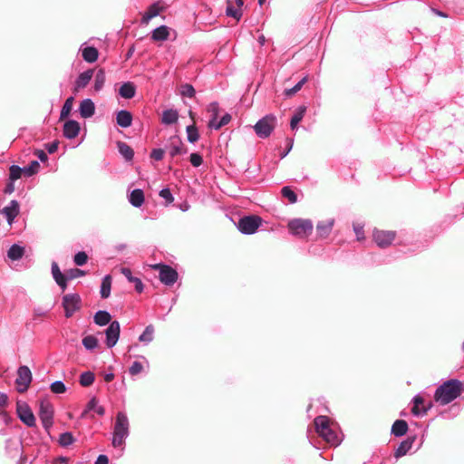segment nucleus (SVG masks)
<instances>
[{
    "instance_id": "nucleus-1",
    "label": "nucleus",
    "mask_w": 464,
    "mask_h": 464,
    "mask_svg": "<svg viewBox=\"0 0 464 464\" xmlns=\"http://www.w3.org/2000/svg\"><path fill=\"white\" fill-rule=\"evenodd\" d=\"M462 392V382L457 379H450L437 388L434 400L440 405H446L459 397Z\"/></svg>"
},
{
    "instance_id": "nucleus-2",
    "label": "nucleus",
    "mask_w": 464,
    "mask_h": 464,
    "mask_svg": "<svg viewBox=\"0 0 464 464\" xmlns=\"http://www.w3.org/2000/svg\"><path fill=\"white\" fill-rule=\"evenodd\" d=\"M129 434V420L123 412H118L113 429L112 445L120 447Z\"/></svg>"
},
{
    "instance_id": "nucleus-3",
    "label": "nucleus",
    "mask_w": 464,
    "mask_h": 464,
    "mask_svg": "<svg viewBox=\"0 0 464 464\" xmlns=\"http://www.w3.org/2000/svg\"><path fill=\"white\" fill-rule=\"evenodd\" d=\"M313 223L309 219H294L288 223L290 232L301 238L307 237L313 232Z\"/></svg>"
},
{
    "instance_id": "nucleus-4",
    "label": "nucleus",
    "mask_w": 464,
    "mask_h": 464,
    "mask_svg": "<svg viewBox=\"0 0 464 464\" xmlns=\"http://www.w3.org/2000/svg\"><path fill=\"white\" fill-rule=\"evenodd\" d=\"M276 124V118L268 114L260 119L254 126L256 135L260 138H267L274 130Z\"/></svg>"
},
{
    "instance_id": "nucleus-5",
    "label": "nucleus",
    "mask_w": 464,
    "mask_h": 464,
    "mask_svg": "<svg viewBox=\"0 0 464 464\" xmlns=\"http://www.w3.org/2000/svg\"><path fill=\"white\" fill-rule=\"evenodd\" d=\"M262 224V218L258 216H246L238 220L237 228L243 234H254Z\"/></svg>"
},
{
    "instance_id": "nucleus-6",
    "label": "nucleus",
    "mask_w": 464,
    "mask_h": 464,
    "mask_svg": "<svg viewBox=\"0 0 464 464\" xmlns=\"http://www.w3.org/2000/svg\"><path fill=\"white\" fill-rule=\"evenodd\" d=\"M152 268L158 270L160 275V280L166 285H174L179 277L178 272L169 266L163 264H156L152 266Z\"/></svg>"
},
{
    "instance_id": "nucleus-7",
    "label": "nucleus",
    "mask_w": 464,
    "mask_h": 464,
    "mask_svg": "<svg viewBox=\"0 0 464 464\" xmlns=\"http://www.w3.org/2000/svg\"><path fill=\"white\" fill-rule=\"evenodd\" d=\"M315 430L328 442H332L335 439L334 432L330 429L329 419L326 416H318L314 420Z\"/></svg>"
},
{
    "instance_id": "nucleus-8",
    "label": "nucleus",
    "mask_w": 464,
    "mask_h": 464,
    "mask_svg": "<svg viewBox=\"0 0 464 464\" xmlns=\"http://www.w3.org/2000/svg\"><path fill=\"white\" fill-rule=\"evenodd\" d=\"M39 417L42 420L43 426L48 430L53 426V407L47 400H41L39 403Z\"/></svg>"
},
{
    "instance_id": "nucleus-9",
    "label": "nucleus",
    "mask_w": 464,
    "mask_h": 464,
    "mask_svg": "<svg viewBox=\"0 0 464 464\" xmlns=\"http://www.w3.org/2000/svg\"><path fill=\"white\" fill-rule=\"evenodd\" d=\"M32 382V372L27 366H20L17 370V378L15 380V384L17 386V391L20 393H23L27 391Z\"/></svg>"
},
{
    "instance_id": "nucleus-10",
    "label": "nucleus",
    "mask_w": 464,
    "mask_h": 464,
    "mask_svg": "<svg viewBox=\"0 0 464 464\" xmlns=\"http://www.w3.org/2000/svg\"><path fill=\"white\" fill-rule=\"evenodd\" d=\"M395 237L396 233L392 230L374 229L372 233L373 241L382 248L391 246Z\"/></svg>"
},
{
    "instance_id": "nucleus-11",
    "label": "nucleus",
    "mask_w": 464,
    "mask_h": 464,
    "mask_svg": "<svg viewBox=\"0 0 464 464\" xmlns=\"http://www.w3.org/2000/svg\"><path fill=\"white\" fill-rule=\"evenodd\" d=\"M81 297L76 294L65 295L63 297V306L64 308L65 316L67 318L72 316V314L81 308Z\"/></svg>"
},
{
    "instance_id": "nucleus-12",
    "label": "nucleus",
    "mask_w": 464,
    "mask_h": 464,
    "mask_svg": "<svg viewBox=\"0 0 464 464\" xmlns=\"http://www.w3.org/2000/svg\"><path fill=\"white\" fill-rule=\"evenodd\" d=\"M16 411L20 420L28 427L35 426V418L30 407L24 403L18 401L16 403Z\"/></svg>"
},
{
    "instance_id": "nucleus-13",
    "label": "nucleus",
    "mask_w": 464,
    "mask_h": 464,
    "mask_svg": "<svg viewBox=\"0 0 464 464\" xmlns=\"http://www.w3.org/2000/svg\"><path fill=\"white\" fill-rule=\"evenodd\" d=\"M121 326L118 321H113L110 324L109 327L106 329V345L109 348L113 347L120 337Z\"/></svg>"
},
{
    "instance_id": "nucleus-14",
    "label": "nucleus",
    "mask_w": 464,
    "mask_h": 464,
    "mask_svg": "<svg viewBox=\"0 0 464 464\" xmlns=\"http://www.w3.org/2000/svg\"><path fill=\"white\" fill-rule=\"evenodd\" d=\"M169 141L170 144L169 147V152L172 158H174L177 155L186 154L188 152V149L183 144L179 136H172L169 139Z\"/></svg>"
},
{
    "instance_id": "nucleus-15",
    "label": "nucleus",
    "mask_w": 464,
    "mask_h": 464,
    "mask_svg": "<svg viewBox=\"0 0 464 464\" xmlns=\"http://www.w3.org/2000/svg\"><path fill=\"white\" fill-rule=\"evenodd\" d=\"M334 225V218H329L320 221L316 226L317 234L320 237H327L332 232Z\"/></svg>"
},
{
    "instance_id": "nucleus-16",
    "label": "nucleus",
    "mask_w": 464,
    "mask_h": 464,
    "mask_svg": "<svg viewBox=\"0 0 464 464\" xmlns=\"http://www.w3.org/2000/svg\"><path fill=\"white\" fill-rule=\"evenodd\" d=\"M2 214H4L6 218V220L9 224H12L14 219L19 214V204L16 200H12L10 204L5 207L1 210Z\"/></svg>"
},
{
    "instance_id": "nucleus-17",
    "label": "nucleus",
    "mask_w": 464,
    "mask_h": 464,
    "mask_svg": "<svg viewBox=\"0 0 464 464\" xmlns=\"http://www.w3.org/2000/svg\"><path fill=\"white\" fill-rule=\"evenodd\" d=\"M80 124L76 121L70 120L63 125V135L67 139H74L80 132Z\"/></svg>"
},
{
    "instance_id": "nucleus-18",
    "label": "nucleus",
    "mask_w": 464,
    "mask_h": 464,
    "mask_svg": "<svg viewBox=\"0 0 464 464\" xmlns=\"http://www.w3.org/2000/svg\"><path fill=\"white\" fill-rule=\"evenodd\" d=\"M79 110L82 118H90L95 112V105L92 100L86 99L81 102Z\"/></svg>"
},
{
    "instance_id": "nucleus-19",
    "label": "nucleus",
    "mask_w": 464,
    "mask_h": 464,
    "mask_svg": "<svg viewBox=\"0 0 464 464\" xmlns=\"http://www.w3.org/2000/svg\"><path fill=\"white\" fill-rule=\"evenodd\" d=\"M414 440H415V437H411V438H407L405 440L401 441L394 452L395 458L399 459V458L406 455L408 453V451L411 449Z\"/></svg>"
},
{
    "instance_id": "nucleus-20",
    "label": "nucleus",
    "mask_w": 464,
    "mask_h": 464,
    "mask_svg": "<svg viewBox=\"0 0 464 464\" xmlns=\"http://www.w3.org/2000/svg\"><path fill=\"white\" fill-rule=\"evenodd\" d=\"M414 405L411 409V412L414 415H420L422 411L423 413H426L428 410L431 407V403H430L428 406H424V399L417 395L413 399Z\"/></svg>"
},
{
    "instance_id": "nucleus-21",
    "label": "nucleus",
    "mask_w": 464,
    "mask_h": 464,
    "mask_svg": "<svg viewBox=\"0 0 464 464\" xmlns=\"http://www.w3.org/2000/svg\"><path fill=\"white\" fill-rule=\"evenodd\" d=\"M93 75V70L90 69L83 72H82L79 77L77 78L75 82V89L74 91L77 92L78 89L84 88L87 86L91 79Z\"/></svg>"
},
{
    "instance_id": "nucleus-22",
    "label": "nucleus",
    "mask_w": 464,
    "mask_h": 464,
    "mask_svg": "<svg viewBox=\"0 0 464 464\" xmlns=\"http://www.w3.org/2000/svg\"><path fill=\"white\" fill-rule=\"evenodd\" d=\"M121 273L131 283L135 285V289L138 293L143 291V284L138 277L132 276L131 270L129 267H121Z\"/></svg>"
},
{
    "instance_id": "nucleus-23",
    "label": "nucleus",
    "mask_w": 464,
    "mask_h": 464,
    "mask_svg": "<svg viewBox=\"0 0 464 464\" xmlns=\"http://www.w3.org/2000/svg\"><path fill=\"white\" fill-rule=\"evenodd\" d=\"M117 124L122 128H128L131 125L132 115L130 111L121 110L117 113Z\"/></svg>"
},
{
    "instance_id": "nucleus-24",
    "label": "nucleus",
    "mask_w": 464,
    "mask_h": 464,
    "mask_svg": "<svg viewBox=\"0 0 464 464\" xmlns=\"http://www.w3.org/2000/svg\"><path fill=\"white\" fill-rule=\"evenodd\" d=\"M408 429V423L404 420H397L392 426V434L401 437L407 433Z\"/></svg>"
},
{
    "instance_id": "nucleus-25",
    "label": "nucleus",
    "mask_w": 464,
    "mask_h": 464,
    "mask_svg": "<svg viewBox=\"0 0 464 464\" xmlns=\"http://www.w3.org/2000/svg\"><path fill=\"white\" fill-rule=\"evenodd\" d=\"M179 120V112L176 110L169 109L162 112L161 123L165 125L174 124Z\"/></svg>"
},
{
    "instance_id": "nucleus-26",
    "label": "nucleus",
    "mask_w": 464,
    "mask_h": 464,
    "mask_svg": "<svg viewBox=\"0 0 464 464\" xmlns=\"http://www.w3.org/2000/svg\"><path fill=\"white\" fill-rule=\"evenodd\" d=\"M162 6H160L158 3L151 5L148 8V11L143 14L141 22L143 24H148L149 21L157 16L162 11Z\"/></svg>"
},
{
    "instance_id": "nucleus-27",
    "label": "nucleus",
    "mask_w": 464,
    "mask_h": 464,
    "mask_svg": "<svg viewBox=\"0 0 464 464\" xmlns=\"http://www.w3.org/2000/svg\"><path fill=\"white\" fill-rule=\"evenodd\" d=\"M136 92V88L132 82H125L123 83L120 90L119 93L122 98L125 99H131L134 97Z\"/></svg>"
},
{
    "instance_id": "nucleus-28",
    "label": "nucleus",
    "mask_w": 464,
    "mask_h": 464,
    "mask_svg": "<svg viewBox=\"0 0 464 464\" xmlns=\"http://www.w3.org/2000/svg\"><path fill=\"white\" fill-rule=\"evenodd\" d=\"M130 204L136 208L140 207L144 202V193L141 189L136 188L131 191L129 198Z\"/></svg>"
},
{
    "instance_id": "nucleus-29",
    "label": "nucleus",
    "mask_w": 464,
    "mask_h": 464,
    "mask_svg": "<svg viewBox=\"0 0 464 464\" xmlns=\"http://www.w3.org/2000/svg\"><path fill=\"white\" fill-rule=\"evenodd\" d=\"M169 35V28L166 25H161L153 30L151 38L153 41H165Z\"/></svg>"
},
{
    "instance_id": "nucleus-30",
    "label": "nucleus",
    "mask_w": 464,
    "mask_h": 464,
    "mask_svg": "<svg viewBox=\"0 0 464 464\" xmlns=\"http://www.w3.org/2000/svg\"><path fill=\"white\" fill-rule=\"evenodd\" d=\"M82 55L87 63H94L98 59L99 52L95 47L88 46L82 50Z\"/></svg>"
},
{
    "instance_id": "nucleus-31",
    "label": "nucleus",
    "mask_w": 464,
    "mask_h": 464,
    "mask_svg": "<svg viewBox=\"0 0 464 464\" xmlns=\"http://www.w3.org/2000/svg\"><path fill=\"white\" fill-rule=\"evenodd\" d=\"M305 111L306 107L304 105L299 106L296 109L290 121V127L292 130H295L297 127L298 123L303 120Z\"/></svg>"
},
{
    "instance_id": "nucleus-32",
    "label": "nucleus",
    "mask_w": 464,
    "mask_h": 464,
    "mask_svg": "<svg viewBox=\"0 0 464 464\" xmlns=\"http://www.w3.org/2000/svg\"><path fill=\"white\" fill-rule=\"evenodd\" d=\"M111 316L106 311H98L94 315V323L98 325L103 326L111 322Z\"/></svg>"
},
{
    "instance_id": "nucleus-33",
    "label": "nucleus",
    "mask_w": 464,
    "mask_h": 464,
    "mask_svg": "<svg viewBox=\"0 0 464 464\" xmlns=\"http://www.w3.org/2000/svg\"><path fill=\"white\" fill-rule=\"evenodd\" d=\"M226 14L227 15L231 16L238 21L242 16V9L237 8L234 3L228 0L227 2Z\"/></svg>"
},
{
    "instance_id": "nucleus-34",
    "label": "nucleus",
    "mask_w": 464,
    "mask_h": 464,
    "mask_svg": "<svg viewBox=\"0 0 464 464\" xmlns=\"http://www.w3.org/2000/svg\"><path fill=\"white\" fill-rule=\"evenodd\" d=\"M117 146H118V149H119V151L120 153L127 160H132L133 156H134V151L125 142L123 141H119L117 143Z\"/></svg>"
},
{
    "instance_id": "nucleus-35",
    "label": "nucleus",
    "mask_w": 464,
    "mask_h": 464,
    "mask_svg": "<svg viewBox=\"0 0 464 464\" xmlns=\"http://www.w3.org/2000/svg\"><path fill=\"white\" fill-rule=\"evenodd\" d=\"M111 276H106L102 279V285H101V296L102 298H108L111 294Z\"/></svg>"
},
{
    "instance_id": "nucleus-36",
    "label": "nucleus",
    "mask_w": 464,
    "mask_h": 464,
    "mask_svg": "<svg viewBox=\"0 0 464 464\" xmlns=\"http://www.w3.org/2000/svg\"><path fill=\"white\" fill-rule=\"evenodd\" d=\"M24 247L18 245H13L7 252V256L12 260H18L24 256Z\"/></svg>"
},
{
    "instance_id": "nucleus-37",
    "label": "nucleus",
    "mask_w": 464,
    "mask_h": 464,
    "mask_svg": "<svg viewBox=\"0 0 464 464\" xmlns=\"http://www.w3.org/2000/svg\"><path fill=\"white\" fill-rule=\"evenodd\" d=\"M187 134H188V140L190 143H195L199 139V133L198 130V128L196 126V123H192L191 125H188L186 129Z\"/></svg>"
},
{
    "instance_id": "nucleus-38",
    "label": "nucleus",
    "mask_w": 464,
    "mask_h": 464,
    "mask_svg": "<svg viewBox=\"0 0 464 464\" xmlns=\"http://www.w3.org/2000/svg\"><path fill=\"white\" fill-rule=\"evenodd\" d=\"M105 72L103 69H99L96 72L95 79H94V90L99 92L102 89L104 83H105Z\"/></svg>"
},
{
    "instance_id": "nucleus-39",
    "label": "nucleus",
    "mask_w": 464,
    "mask_h": 464,
    "mask_svg": "<svg viewBox=\"0 0 464 464\" xmlns=\"http://www.w3.org/2000/svg\"><path fill=\"white\" fill-rule=\"evenodd\" d=\"M95 380L94 373L92 372H82L80 376V384L83 387L91 386Z\"/></svg>"
},
{
    "instance_id": "nucleus-40",
    "label": "nucleus",
    "mask_w": 464,
    "mask_h": 464,
    "mask_svg": "<svg viewBox=\"0 0 464 464\" xmlns=\"http://www.w3.org/2000/svg\"><path fill=\"white\" fill-rule=\"evenodd\" d=\"M52 274L56 283H60L63 279H68L67 271L65 272V274H63L59 268V266L55 262H53L52 264Z\"/></svg>"
},
{
    "instance_id": "nucleus-41",
    "label": "nucleus",
    "mask_w": 464,
    "mask_h": 464,
    "mask_svg": "<svg viewBox=\"0 0 464 464\" xmlns=\"http://www.w3.org/2000/svg\"><path fill=\"white\" fill-rule=\"evenodd\" d=\"M281 194L284 198H287L289 203L295 204L297 202V196L290 187L286 186L282 188Z\"/></svg>"
},
{
    "instance_id": "nucleus-42",
    "label": "nucleus",
    "mask_w": 464,
    "mask_h": 464,
    "mask_svg": "<svg viewBox=\"0 0 464 464\" xmlns=\"http://www.w3.org/2000/svg\"><path fill=\"white\" fill-rule=\"evenodd\" d=\"M97 404H98V401L95 397L91 399V401L87 403L85 410L82 412L81 418L82 419L88 418V417L93 418V415H89V412L91 411H94Z\"/></svg>"
},
{
    "instance_id": "nucleus-43",
    "label": "nucleus",
    "mask_w": 464,
    "mask_h": 464,
    "mask_svg": "<svg viewBox=\"0 0 464 464\" xmlns=\"http://www.w3.org/2000/svg\"><path fill=\"white\" fill-rule=\"evenodd\" d=\"M74 437L71 432H64L60 435L59 443L62 447H68L74 442Z\"/></svg>"
},
{
    "instance_id": "nucleus-44",
    "label": "nucleus",
    "mask_w": 464,
    "mask_h": 464,
    "mask_svg": "<svg viewBox=\"0 0 464 464\" xmlns=\"http://www.w3.org/2000/svg\"><path fill=\"white\" fill-rule=\"evenodd\" d=\"M82 344L87 350H92L98 345V339L93 335L85 336L82 339Z\"/></svg>"
},
{
    "instance_id": "nucleus-45",
    "label": "nucleus",
    "mask_w": 464,
    "mask_h": 464,
    "mask_svg": "<svg viewBox=\"0 0 464 464\" xmlns=\"http://www.w3.org/2000/svg\"><path fill=\"white\" fill-rule=\"evenodd\" d=\"M154 327L153 325H148L142 334L140 336L139 340L140 342H151L153 340Z\"/></svg>"
},
{
    "instance_id": "nucleus-46",
    "label": "nucleus",
    "mask_w": 464,
    "mask_h": 464,
    "mask_svg": "<svg viewBox=\"0 0 464 464\" xmlns=\"http://www.w3.org/2000/svg\"><path fill=\"white\" fill-rule=\"evenodd\" d=\"M24 169L16 165H12L9 169V178L11 180H16L21 178Z\"/></svg>"
},
{
    "instance_id": "nucleus-47",
    "label": "nucleus",
    "mask_w": 464,
    "mask_h": 464,
    "mask_svg": "<svg viewBox=\"0 0 464 464\" xmlns=\"http://www.w3.org/2000/svg\"><path fill=\"white\" fill-rule=\"evenodd\" d=\"M72 102H73L72 97H69L65 101V102L62 108V111H61V119L67 117L70 114L72 108Z\"/></svg>"
},
{
    "instance_id": "nucleus-48",
    "label": "nucleus",
    "mask_w": 464,
    "mask_h": 464,
    "mask_svg": "<svg viewBox=\"0 0 464 464\" xmlns=\"http://www.w3.org/2000/svg\"><path fill=\"white\" fill-rule=\"evenodd\" d=\"M40 164L36 160H33L28 167L24 169V173L27 176H32L38 172Z\"/></svg>"
},
{
    "instance_id": "nucleus-49",
    "label": "nucleus",
    "mask_w": 464,
    "mask_h": 464,
    "mask_svg": "<svg viewBox=\"0 0 464 464\" xmlns=\"http://www.w3.org/2000/svg\"><path fill=\"white\" fill-rule=\"evenodd\" d=\"M50 389L53 393H56V394L64 393L66 392V387L63 384V382L61 381H56V382H53L51 384Z\"/></svg>"
},
{
    "instance_id": "nucleus-50",
    "label": "nucleus",
    "mask_w": 464,
    "mask_h": 464,
    "mask_svg": "<svg viewBox=\"0 0 464 464\" xmlns=\"http://www.w3.org/2000/svg\"><path fill=\"white\" fill-rule=\"evenodd\" d=\"M180 93L182 96L192 98L195 96V89L191 84L185 83L180 87Z\"/></svg>"
},
{
    "instance_id": "nucleus-51",
    "label": "nucleus",
    "mask_w": 464,
    "mask_h": 464,
    "mask_svg": "<svg viewBox=\"0 0 464 464\" xmlns=\"http://www.w3.org/2000/svg\"><path fill=\"white\" fill-rule=\"evenodd\" d=\"M305 81H306V79L303 78L293 88L285 89V94L288 97L293 96L294 94H295L297 92H299L301 90V88L303 87Z\"/></svg>"
},
{
    "instance_id": "nucleus-52",
    "label": "nucleus",
    "mask_w": 464,
    "mask_h": 464,
    "mask_svg": "<svg viewBox=\"0 0 464 464\" xmlns=\"http://www.w3.org/2000/svg\"><path fill=\"white\" fill-rule=\"evenodd\" d=\"M88 256L84 251L78 252L74 257L73 262L76 266H83L87 263Z\"/></svg>"
},
{
    "instance_id": "nucleus-53",
    "label": "nucleus",
    "mask_w": 464,
    "mask_h": 464,
    "mask_svg": "<svg viewBox=\"0 0 464 464\" xmlns=\"http://www.w3.org/2000/svg\"><path fill=\"white\" fill-rule=\"evenodd\" d=\"M85 271L79 269V268H72L67 270V277L68 279H74L80 276H85Z\"/></svg>"
},
{
    "instance_id": "nucleus-54",
    "label": "nucleus",
    "mask_w": 464,
    "mask_h": 464,
    "mask_svg": "<svg viewBox=\"0 0 464 464\" xmlns=\"http://www.w3.org/2000/svg\"><path fill=\"white\" fill-rule=\"evenodd\" d=\"M353 230L356 234L357 240L362 241L364 239L363 225L360 223H353Z\"/></svg>"
},
{
    "instance_id": "nucleus-55",
    "label": "nucleus",
    "mask_w": 464,
    "mask_h": 464,
    "mask_svg": "<svg viewBox=\"0 0 464 464\" xmlns=\"http://www.w3.org/2000/svg\"><path fill=\"white\" fill-rule=\"evenodd\" d=\"M189 161L194 167H199L203 163V158L198 153H191L189 156Z\"/></svg>"
},
{
    "instance_id": "nucleus-56",
    "label": "nucleus",
    "mask_w": 464,
    "mask_h": 464,
    "mask_svg": "<svg viewBox=\"0 0 464 464\" xmlns=\"http://www.w3.org/2000/svg\"><path fill=\"white\" fill-rule=\"evenodd\" d=\"M208 111L211 113V118L218 119L219 112L218 103L216 102H211L208 107Z\"/></svg>"
},
{
    "instance_id": "nucleus-57",
    "label": "nucleus",
    "mask_w": 464,
    "mask_h": 464,
    "mask_svg": "<svg viewBox=\"0 0 464 464\" xmlns=\"http://www.w3.org/2000/svg\"><path fill=\"white\" fill-rule=\"evenodd\" d=\"M160 196L163 198L168 204H170L174 201V198L169 188H163L160 191Z\"/></svg>"
},
{
    "instance_id": "nucleus-58",
    "label": "nucleus",
    "mask_w": 464,
    "mask_h": 464,
    "mask_svg": "<svg viewBox=\"0 0 464 464\" xmlns=\"http://www.w3.org/2000/svg\"><path fill=\"white\" fill-rule=\"evenodd\" d=\"M142 370H143L142 364L140 362H134L132 363V365L130 367L129 372L131 375H137L140 372H141Z\"/></svg>"
},
{
    "instance_id": "nucleus-59",
    "label": "nucleus",
    "mask_w": 464,
    "mask_h": 464,
    "mask_svg": "<svg viewBox=\"0 0 464 464\" xmlns=\"http://www.w3.org/2000/svg\"><path fill=\"white\" fill-rule=\"evenodd\" d=\"M164 152L163 149H154L150 153V157L155 160H161L163 159Z\"/></svg>"
},
{
    "instance_id": "nucleus-60",
    "label": "nucleus",
    "mask_w": 464,
    "mask_h": 464,
    "mask_svg": "<svg viewBox=\"0 0 464 464\" xmlns=\"http://www.w3.org/2000/svg\"><path fill=\"white\" fill-rule=\"evenodd\" d=\"M231 121V115L228 114V113H226L221 119L220 121L218 122L217 126L218 128H221L227 124L229 123V121Z\"/></svg>"
},
{
    "instance_id": "nucleus-61",
    "label": "nucleus",
    "mask_w": 464,
    "mask_h": 464,
    "mask_svg": "<svg viewBox=\"0 0 464 464\" xmlns=\"http://www.w3.org/2000/svg\"><path fill=\"white\" fill-rule=\"evenodd\" d=\"M59 141L54 140L52 143L46 144V150L50 154L54 153L58 150Z\"/></svg>"
},
{
    "instance_id": "nucleus-62",
    "label": "nucleus",
    "mask_w": 464,
    "mask_h": 464,
    "mask_svg": "<svg viewBox=\"0 0 464 464\" xmlns=\"http://www.w3.org/2000/svg\"><path fill=\"white\" fill-rule=\"evenodd\" d=\"M35 155L39 158V160L42 161V162H44L47 160V155L46 153L42 150H38L35 151Z\"/></svg>"
},
{
    "instance_id": "nucleus-63",
    "label": "nucleus",
    "mask_w": 464,
    "mask_h": 464,
    "mask_svg": "<svg viewBox=\"0 0 464 464\" xmlns=\"http://www.w3.org/2000/svg\"><path fill=\"white\" fill-rule=\"evenodd\" d=\"M95 464H109V459L105 455H100L95 461Z\"/></svg>"
},
{
    "instance_id": "nucleus-64",
    "label": "nucleus",
    "mask_w": 464,
    "mask_h": 464,
    "mask_svg": "<svg viewBox=\"0 0 464 464\" xmlns=\"http://www.w3.org/2000/svg\"><path fill=\"white\" fill-rule=\"evenodd\" d=\"M8 397L5 393L0 392V407H5L7 404Z\"/></svg>"
}]
</instances>
